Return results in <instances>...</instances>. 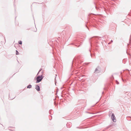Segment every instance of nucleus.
<instances>
[{
    "label": "nucleus",
    "instance_id": "6",
    "mask_svg": "<svg viewBox=\"0 0 131 131\" xmlns=\"http://www.w3.org/2000/svg\"><path fill=\"white\" fill-rule=\"evenodd\" d=\"M16 55H18L19 54V52L17 51V50H16Z\"/></svg>",
    "mask_w": 131,
    "mask_h": 131
},
{
    "label": "nucleus",
    "instance_id": "5",
    "mask_svg": "<svg viewBox=\"0 0 131 131\" xmlns=\"http://www.w3.org/2000/svg\"><path fill=\"white\" fill-rule=\"evenodd\" d=\"M18 43L19 44L21 45L22 43V41H18Z\"/></svg>",
    "mask_w": 131,
    "mask_h": 131
},
{
    "label": "nucleus",
    "instance_id": "8",
    "mask_svg": "<svg viewBox=\"0 0 131 131\" xmlns=\"http://www.w3.org/2000/svg\"><path fill=\"white\" fill-rule=\"evenodd\" d=\"M111 42H113V41L112 40H111Z\"/></svg>",
    "mask_w": 131,
    "mask_h": 131
},
{
    "label": "nucleus",
    "instance_id": "2",
    "mask_svg": "<svg viewBox=\"0 0 131 131\" xmlns=\"http://www.w3.org/2000/svg\"><path fill=\"white\" fill-rule=\"evenodd\" d=\"M111 118L113 119V122H115L116 121V119H115V117L114 116V115L113 114H112Z\"/></svg>",
    "mask_w": 131,
    "mask_h": 131
},
{
    "label": "nucleus",
    "instance_id": "1",
    "mask_svg": "<svg viewBox=\"0 0 131 131\" xmlns=\"http://www.w3.org/2000/svg\"><path fill=\"white\" fill-rule=\"evenodd\" d=\"M43 79V77L42 76H38L37 78L35 79V80H36V83L39 82L41 81Z\"/></svg>",
    "mask_w": 131,
    "mask_h": 131
},
{
    "label": "nucleus",
    "instance_id": "3",
    "mask_svg": "<svg viewBox=\"0 0 131 131\" xmlns=\"http://www.w3.org/2000/svg\"><path fill=\"white\" fill-rule=\"evenodd\" d=\"M35 89L38 91H40V87L38 85H36L35 86Z\"/></svg>",
    "mask_w": 131,
    "mask_h": 131
},
{
    "label": "nucleus",
    "instance_id": "7",
    "mask_svg": "<svg viewBox=\"0 0 131 131\" xmlns=\"http://www.w3.org/2000/svg\"><path fill=\"white\" fill-rule=\"evenodd\" d=\"M96 70H97V69H96Z\"/></svg>",
    "mask_w": 131,
    "mask_h": 131
},
{
    "label": "nucleus",
    "instance_id": "4",
    "mask_svg": "<svg viewBox=\"0 0 131 131\" xmlns=\"http://www.w3.org/2000/svg\"><path fill=\"white\" fill-rule=\"evenodd\" d=\"M32 87V86L31 85H28L27 87V88H31Z\"/></svg>",
    "mask_w": 131,
    "mask_h": 131
},
{
    "label": "nucleus",
    "instance_id": "9",
    "mask_svg": "<svg viewBox=\"0 0 131 131\" xmlns=\"http://www.w3.org/2000/svg\"><path fill=\"white\" fill-rule=\"evenodd\" d=\"M126 52H127V51H126Z\"/></svg>",
    "mask_w": 131,
    "mask_h": 131
}]
</instances>
